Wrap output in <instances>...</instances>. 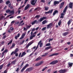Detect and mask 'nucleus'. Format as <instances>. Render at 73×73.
Here are the masks:
<instances>
[{
	"instance_id": "13",
	"label": "nucleus",
	"mask_w": 73,
	"mask_h": 73,
	"mask_svg": "<svg viewBox=\"0 0 73 73\" xmlns=\"http://www.w3.org/2000/svg\"><path fill=\"white\" fill-rule=\"evenodd\" d=\"M17 62V60H14V61H12L11 62V64L12 65H15L16 64V62Z\"/></svg>"
},
{
	"instance_id": "54",
	"label": "nucleus",
	"mask_w": 73,
	"mask_h": 73,
	"mask_svg": "<svg viewBox=\"0 0 73 73\" xmlns=\"http://www.w3.org/2000/svg\"><path fill=\"white\" fill-rule=\"evenodd\" d=\"M41 3H45V0H41Z\"/></svg>"
},
{
	"instance_id": "10",
	"label": "nucleus",
	"mask_w": 73,
	"mask_h": 73,
	"mask_svg": "<svg viewBox=\"0 0 73 73\" xmlns=\"http://www.w3.org/2000/svg\"><path fill=\"white\" fill-rule=\"evenodd\" d=\"M58 53H54L50 55L49 56V57H52V56H57L58 55Z\"/></svg>"
},
{
	"instance_id": "64",
	"label": "nucleus",
	"mask_w": 73,
	"mask_h": 73,
	"mask_svg": "<svg viewBox=\"0 0 73 73\" xmlns=\"http://www.w3.org/2000/svg\"><path fill=\"white\" fill-rule=\"evenodd\" d=\"M73 56V54H70V57H72Z\"/></svg>"
},
{
	"instance_id": "42",
	"label": "nucleus",
	"mask_w": 73,
	"mask_h": 73,
	"mask_svg": "<svg viewBox=\"0 0 73 73\" xmlns=\"http://www.w3.org/2000/svg\"><path fill=\"white\" fill-rule=\"evenodd\" d=\"M46 46H50V43L47 44H46Z\"/></svg>"
},
{
	"instance_id": "29",
	"label": "nucleus",
	"mask_w": 73,
	"mask_h": 73,
	"mask_svg": "<svg viewBox=\"0 0 73 73\" xmlns=\"http://www.w3.org/2000/svg\"><path fill=\"white\" fill-rule=\"evenodd\" d=\"M44 10L45 11H48L49 9V7L47 6H45L44 7Z\"/></svg>"
},
{
	"instance_id": "63",
	"label": "nucleus",
	"mask_w": 73,
	"mask_h": 73,
	"mask_svg": "<svg viewBox=\"0 0 73 73\" xmlns=\"http://www.w3.org/2000/svg\"><path fill=\"white\" fill-rule=\"evenodd\" d=\"M41 42H42L41 40H40V41L38 42V45H39L41 43Z\"/></svg>"
},
{
	"instance_id": "59",
	"label": "nucleus",
	"mask_w": 73,
	"mask_h": 73,
	"mask_svg": "<svg viewBox=\"0 0 73 73\" xmlns=\"http://www.w3.org/2000/svg\"><path fill=\"white\" fill-rule=\"evenodd\" d=\"M10 29L11 30V31H13V28L12 27H11L10 28Z\"/></svg>"
},
{
	"instance_id": "19",
	"label": "nucleus",
	"mask_w": 73,
	"mask_h": 73,
	"mask_svg": "<svg viewBox=\"0 0 73 73\" xmlns=\"http://www.w3.org/2000/svg\"><path fill=\"white\" fill-rule=\"evenodd\" d=\"M48 23V21H46V20H45L43 21L42 23L43 25H44V24H46V23Z\"/></svg>"
},
{
	"instance_id": "30",
	"label": "nucleus",
	"mask_w": 73,
	"mask_h": 73,
	"mask_svg": "<svg viewBox=\"0 0 73 73\" xmlns=\"http://www.w3.org/2000/svg\"><path fill=\"white\" fill-rule=\"evenodd\" d=\"M4 66V64H2L0 66V70H1L2 69V68Z\"/></svg>"
},
{
	"instance_id": "31",
	"label": "nucleus",
	"mask_w": 73,
	"mask_h": 73,
	"mask_svg": "<svg viewBox=\"0 0 73 73\" xmlns=\"http://www.w3.org/2000/svg\"><path fill=\"white\" fill-rule=\"evenodd\" d=\"M41 59V57H38L35 60V61H38V60H40Z\"/></svg>"
},
{
	"instance_id": "24",
	"label": "nucleus",
	"mask_w": 73,
	"mask_h": 73,
	"mask_svg": "<svg viewBox=\"0 0 73 73\" xmlns=\"http://www.w3.org/2000/svg\"><path fill=\"white\" fill-rule=\"evenodd\" d=\"M52 48V47L51 46H50L49 47H47L45 48V50H48V49H50L51 48Z\"/></svg>"
},
{
	"instance_id": "41",
	"label": "nucleus",
	"mask_w": 73,
	"mask_h": 73,
	"mask_svg": "<svg viewBox=\"0 0 73 73\" xmlns=\"http://www.w3.org/2000/svg\"><path fill=\"white\" fill-rule=\"evenodd\" d=\"M24 42H25V40H23L21 42H20V45H21V44H23V43H24Z\"/></svg>"
},
{
	"instance_id": "15",
	"label": "nucleus",
	"mask_w": 73,
	"mask_h": 73,
	"mask_svg": "<svg viewBox=\"0 0 73 73\" xmlns=\"http://www.w3.org/2000/svg\"><path fill=\"white\" fill-rule=\"evenodd\" d=\"M69 7L70 8L72 9L73 8V3L71 2L69 4Z\"/></svg>"
},
{
	"instance_id": "2",
	"label": "nucleus",
	"mask_w": 73,
	"mask_h": 73,
	"mask_svg": "<svg viewBox=\"0 0 73 73\" xmlns=\"http://www.w3.org/2000/svg\"><path fill=\"white\" fill-rule=\"evenodd\" d=\"M58 61L57 60H56L51 62L49 64L50 65H54L55 64H57V63H58Z\"/></svg>"
},
{
	"instance_id": "49",
	"label": "nucleus",
	"mask_w": 73,
	"mask_h": 73,
	"mask_svg": "<svg viewBox=\"0 0 73 73\" xmlns=\"http://www.w3.org/2000/svg\"><path fill=\"white\" fill-rule=\"evenodd\" d=\"M28 1V0H25V1L24 4H25L27 3V2Z\"/></svg>"
},
{
	"instance_id": "3",
	"label": "nucleus",
	"mask_w": 73,
	"mask_h": 73,
	"mask_svg": "<svg viewBox=\"0 0 73 73\" xmlns=\"http://www.w3.org/2000/svg\"><path fill=\"white\" fill-rule=\"evenodd\" d=\"M6 13H12V14H14V11L13 10L11 11L9 9H8L6 11Z\"/></svg>"
},
{
	"instance_id": "40",
	"label": "nucleus",
	"mask_w": 73,
	"mask_h": 73,
	"mask_svg": "<svg viewBox=\"0 0 73 73\" xmlns=\"http://www.w3.org/2000/svg\"><path fill=\"white\" fill-rule=\"evenodd\" d=\"M25 68H24L23 67V68L21 70V72H24V70H25Z\"/></svg>"
},
{
	"instance_id": "6",
	"label": "nucleus",
	"mask_w": 73,
	"mask_h": 73,
	"mask_svg": "<svg viewBox=\"0 0 73 73\" xmlns=\"http://www.w3.org/2000/svg\"><path fill=\"white\" fill-rule=\"evenodd\" d=\"M67 72V70L65 69L61 70L59 71V72L60 73H65V72Z\"/></svg>"
},
{
	"instance_id": "9",
	"label": "nucleus",
	"mask_w": 73,
	"mask_h": 73,
	"mask_svg": "<svg viewBox=\"0 0 73 73\" xmlns=\"http://www.w3.org/2000/svg\"><path fill=\"white\" fill-rule=\"evenodd\" d=\"M25 33H23L21 37L20 38V40H22L25 37Z\"/></svg>"
},
{
	"instance_id": "53",
	"label": "nucleus",
	"mask_w": 73,
	"mask_h": 73,
	"mask_svg": "<svg viewBox=\"0 0 73 73\" xmlns=\"http://www.w3.org/2000/svg\"><path fill=\"white\" fill-rule=\"evenodd\" d=\"M13 53L14 54H16L15 53V52L14 51H13L11 54V55H12Z\"/></svg>"
},
{
	"instance_id": "56",
	"label": "nucleus",
	"mask_w": 73,
	"mask_h": 73,
	"mask_svg": "<svg viewBox=\"0 0 73 73\" xmlns=\"http://www.w3.org/2000/svg\"><path fill=\"white\" fill-rule=\"evenodd\" d=\"M19 70V68H17L16 70V72H18Z\"/></svg>"
},
{
	"instance_id": "17",
	"label": "nucleus",
	"mask_w": 73,
	"mask_h": 73,
	"mask_svg": "<svg viewBox=\"0 0 73 73\" xmlns=\"http://www.w3.org/2000/svg\"><path fill=\"white\" fill-rule=\"evenodd\" d=\"M68 9V5L66 6V7L65 8L64 10L63 11V12L64 13H66V10H67Z\"/></svg>"
},
{
	"instance_id": "26",
	"label": "nucleus",
	"mask_w": 73,
	"mask_h": 73,
	"mask_svg": "<svg viewBox=\"0 0 73 73\" xmlns=\"http://www.w3.org/2000/svg\"><path fill=\"white\" fill-rule=\"evenodd\" d=\"M15 46V43H13L12 44V46L10 47V49H13V47Z\"/></svg>"
},
{
	"instance_id": "50",
	"label": "nucleus",
	"mask_w": 73,
	"mask_h": 73,
	"mask_svg": "<svg viewBox=\"0 0 73 73\" xmlns=\"http://www.w3.org/2000/svg\"><path fill=\"white\" fill-rule=\"evenodd\" d=\"M38 49V47H36V48L35 49V50L34 51V52H36V50H37Z\"/></svg>"
},
{
	"instance_id": "57",
	"label": "nucleus",
	"mask_w": 73,
	"mask_h": 73,
	"mask_svg": "<svg viewBox=\"0 0 73 73\" xmlns=\"http://www.w3.org/2000/svg\"><path fill=\"white\" fill-rule=\"evenodd\" d=\"M15 54V56H16V57H17L18 56V55H19V54H18V53H16Z\"/></svg>"
},
{
	"instance_id": "18",
	"label": "nucleus",
	"mask_w": 73,
	"mask_h": 73,
	"mask_svg": "<svg viewBox=\"0 0 73 73\" xmlns=\"http://www.w3.org/2000/svg\"><path fill=\"white\" fill-rule=\"evenodd\" d=\"M58 13V11L56 10H55L54 12L53 13V16H54L56 13Z\"/></svg>"
},
{
	"instance_id": "38",
	"label": "nucleus",
	"mask_w": 73,
	"mask_h": 73,
	"mask_svg": "<svg viewBox=\"0 0 73 73\" xmlns=\"http://www.w3.org/2000/svg\"><path fill=\"white\" fill-rule=\"evenodd\" d=\"M40 17V15H37L35 17V18H39Z\"/></svg>"
},
{
	"instance_id": "51",
	"label": "nucleus",
	"mask_w": 73,
	"mask_h": 73,
	"mask_svg": "<svg viewBox=\"0 0 73 73\" xmlns=\"http://www.w3.org/2000/svg\"><path fill=\"white\" fill-rule=\"evenodd\" d=\"M26 7L28 8L30 7V5L29 4H28Z\"/></svg>"
},
{
	"instance_id": "16",
	"label": "nucleus",
	"mask_w": 73,
	"mask_h": 73,
	"mask_svg": "<svg viewBox=\"0 0 73 73\" xmlns=\"http://www.w3.org/2000/svg\"><path fill=\"white\" fill-rule=\"evenodd\" d=\"M20 34L19 33L18 34L17 36L16 35L15 37V39H16V40H17V38H19V37H20Z\"/></svg>"
},
{
	"instance_id": "28",
	"label": "nucleus",
	"mask_w": 73,
	"mask_h": 73,
	"mask_svg": "<svg viewBox=\"0 0 73 73\" xmlns=\"http://www.w3.org/2000/svg\"><path fill=\"white\" fill-rule=\"evenodd\" d=\"M13 41V40H11L10 41L9 43H8L7 45H10V44H11Z\"/></svg>"
},
{
	"instance_id": "55",
	"label": "nucleus",
	"mask_w": 73,
	"mask_h": 73,
	"mask_svg": "<svg viewBox=\"0 0 73 73\" xmlns=\"http://www.w3.org/2000/svg\"><path fill=\"white\" fill-rule=\"evenodd\" d=\"M4 43H5V42H4V41H2L1 43V44H2V45H4Z\"/></svg>"
},
{
	"instance_id": "23",
	"label": "nucleus",
	"mask_w": 73,
	"mask_h": 73,
	"mask_svg": "<svg viewBox=\"0 0 73 73\" xmlns=\"http://www.w3.org/2000/svg\"><path fill=\"white\" fill-rule=\"evenodd\" d=\"M72 63L68 62V65L69 66V67H72V65H73Z\"/></svg>"
},
{
	"instance_id": "44",
	"label": "nucleus",
	"mask_w": 73,
	"mask_h": 73,
	"mask_svg": "<svg viewBox=\"0 0 73 73\" xmlns=\"http://www.w3.org/2000/svg\"><path fill=\"white\" fill-rule=\"evenodd\" d=\"M33 42H30L28 44V45H29V46H30V45H31V44H33Z\"/></svg>"
},
{
	"instance_id": "61",
	"label": "nucleus",
	"mask_w": 73,
	"mask_h": 73,
	"mask_svg": "<svg viewBox=\"0 0 73 73\" xmlns=\"http://www.w3.org/2000/svg\"><path fill=\"white\" fill-rule=\"evenodd\" d=\"M35 31V28H33V29L32 30V31L33 32H34Z\"/></svg>"
},
{
	"instance_id": "1",
	"label": "nucleus",
	"mask_w": 73,
	"mask_h": 73,
	"mask_svg": "<svg viewBox=\"0 0 73 73\" xmlns=\"http://www.w3.org/2000/svg\"><path fill=\"white\" fill-rule=\"evenodd\" d=\"M33 69H34V68L33 67H31L27 68L26 70V72H31L32 70H33Z\"/></svg>"
},
{
	"instance_id": "34",
	"label": "nucleus",
	"mask_w": 73,
	"mask_h": 73,
	"mask_svg": "<svg viewBox=\"0 0 73 73\" xmlns=\"http://www.w3.org/2000/svg\"><path fill=\"white\" fill-rule=\"evenodd\" d=\"M28 66H29V64H27L23 67H24L25 69H26L27 67H28Z\"/></svg>"
},
{
	"instance_id": "33",
	"label": "nucleus",
	"mask_w": 73,
	"mask_h": 73,
	"mask_svg": "<svg viewBox=\"0 0 73 73\" xmlns=\"http://www.w3.org/2000/svg\"><path fill=\"white\" fill-rule=\"evenodd\" d=\"M5 52H8V50H7V49H5L4 51L2 53H3V54H4V53H5Z\"/></svg>"
},
{
	"instance_id": "32",
	"label": "nucleus",
	"mask_w": 73,
	"mask_h": 73,
	"mask_svg": "<svg viewBox=\"0 0 73 73\" xmlns=\"http://www.w3.org/2000/svg\"><path fill=\"white\" fill-rule=\"evenodd\" d=\"M61 21L60 20L59 21V22L58 23V26H60L61 25Z\"/></svg>"
},
{
	"instance_id": "47",
	"label": "nucleus",
	"mask_w": 73,
	"mask_h": 73,
	"mask_svg": "<svg viewBox=\"0 0 73 73\" xmlns=\"http://www.w3.org/2000/svg\"><path fill=\"white\" fill-rule=\"evenodd\" d=\"M42 18L43 20H45L47 18H46V17H42Z\"/></svg>"
},
{
	"instance_id": "5",
	"label": "nucleus",
	"mask_w": 73,
	"mask_h": 73,
	"mask_svg": "<svg viewBox=\"0 0 73 73\" xmlns=\"http://www.w3.org/2000/svg\"><path fill=\"white\" fill-rule=\"evenodd\" d=\"M31 36L30 37V40H32L33 39V37H35V35H34V34H33V32H31Z\"/></svg>"
},
{
	"instance_id": "48",
	"label": "nucleus",
	"mask_w": 73,
	"mask_h": 73,
	"mask_svg": "<svg viewBox=\"0 0 73 73\" xmlns=\"http://www.w3.org/2000/svg\"><path fill=\"white\" fill-rule=\"evenodd\" d=\"M31 52V50H28L27 51V53H30Z\"/></svg>"
},
{
	"instance_id": "21",
	"label": "nucleus",
	"mask_w": 73,
	"mask_h": 73,
	"mask_svg": "<svg viewBox=\"0 0 73 73\" xmlns=\"http://www.w3.org/2000/svg\"><path fill=\"white\" fill-rule=\"evenodd\" d=\"M26 54V53H25V52H23L22 53V55L21 56V57H23V56H25Z\"/></svg>"
},
{
	"instance_id": "27",
	"label": "nucleus",
	"mask_w": 73,
	"mask_h": 73,
	"mask_svg": "<svg viewBox=\"0 0 73 73\" xmlns=\"http://www.w3.org/2000/svg\"><path fill=\"white\" fill-rule=\"evenodd\" d=\"M37 22V20H35L34 21L32 22L31 23L32 25H34L35 24H36V23Z\"/></svg>"
},
{
	"instance_id": "4",
	"label": "nucleus",
	"mask_w": 73,
	"mask_h": 73,
	"mask_svg": "<svg viewBox=\"0 0 73 73\" xmlns=\"http://www.w3.org/2000/svg\"><path fill=\"white\" fill-rule=\"evenodd\" d=\"M53 25L52 23H49L48 25H47V29H48V28H52L53 27Z\"/></svg>"
},
{
	"instance_id": "14",
	"label": "nucleus",
	"mask_w": 73,
	"mask_h": 73,
	"mask_svg": "<svg viewBox=\"0 0 73 73\" xmlns=\"http://www.w3.org/2000/svg\"><path fill=\"white\" fill-rule=\"evenodd\" d=\"M68 34H69V32H67L63 33L62 35L63 36H66V35H68Z\"/></svg>"
},
{
	"instance_id": "7",
	"label": "nucleus",
	"mask_w": 73,
	"mask_h": 73,
	"mask_svg": "<svg viewBox=\"0 0 73 73\" xmlns=\"http://www.w3.org/2000/svg\"><path fill=\"white\" fill-rule=\"evenodd\" d=\"M43 63V62L41 61L39 63H37L35 64V66H40V65H41V64H42Z\"/></svg>"
},
{
	"instance_id": "25",
	"label": "nucleus",
	"mask_w": 73,
	"mask_h": 73,
	"mask_svg": "<svg viewBox=\"0 0 73 73\" xmlns=\"http://www.w3.org/2000/svg\"><path fill=\"white\" fill-rule=\"evenodd\" d=\"M19 48H16L14 52V53H17V52H18V51H19Z\"/></svg>"
},
{
	"instance_id": "11",
	"label": "nucleus",
	"mask_w": 73,
	"mask_h": 73,
	"mask_svg": "<svg viewBox=\"0 0 73 73\" xmlns=\"http://www.w3.org/2000/svg\"><path fill=\"white\" fill-rule=\"evenodd\" d=\"M64 4L65 3L64 2L60 3V5L59 6L60 9H61L63 7Z\"/></svg>"
},
{
	"instance_id": "43",
	"label": "nucleus",
	"mask_w": 73,
	"mask_h": 73,
	"mask_svg": "<svg viewBox=\"0 0 73 73\" xmlns=\"http://www.w3.org/2000/svg\"><path fill=\"white\" fill-rule=\"evenodd\" d=\"M46 27H43V28H42V31H44L45 30H46Z\"/></svg>"
},
{
	"instance_id": "35",
	"label": "nucleus",
	"mask_w": 73,
	"mask_h": 73,
	"mask_svg": "<svg viewBox=\"0 0 73 73\" xmlns=\"http://www.w3.org/2000/svg\"><path fill=\"white\" fill-rule=\"evenodd\" d=\"M47 68L48 67H45L43 68L42 70V72H44V70H45V69H47Z\"/></svg>"
},
{
	"instance_id": "12",
	"label": "nucleus",
	"mask_w": 73,
	"mask_h": 73,
	"mask_svg": "<svg viewBox=\"0 0 73 73\" xmlns=\"http://www.w3.org/2000/svg\"><path fill=\"white\" fill-rule=\"evenodd\" d=\"M31 4L32 5H35L36 4L35 0H32L31 2Z\"/></svg>"
},
{
	"instance_id": "8",
	"label": "nucleus",
	"mask_w": 73,
	"mask_h": 73,
	"mask_svg": "<svg viewBox=\"0 0 73 73\" xmlns=\"http://www.w3.org/2000/svg\"><path fill=\"white\" fill-rule=\"evenodd\" d=\"M53 11V9H52L51 10H50L48 12H45V14H47L48 13H52Z\"/></svg>"
},
{
	"instance_id": "45",
	"label": "nucleus",
	"mask_w": 73,
	"mask_h": 73,
	"mask_svg": "<svg viewBox=\"0 0 73 73\" xmlns=\"http://www.w3.org/2000/svg\"><path fill=\"white\" fill-rule=\"evenodd\" d=\"M42 21H43V19L42 18H41L40 19H39V21L40 22H41Z\"/></svg>"
},
{
	"instance_id": "52",
	"label": "nucleus",
	"mask_w": 73,
	"mask_h": 73,
	"mask_svg": "<svg viewBox=\"0 0 73 73\" xmlns=\"http://www.w3.org/2000/svg\"><path fill=\"white\" fill-rule=\"evenodd\" d=\"M27 9H28V8L26 6V7H25V8L24 10L25 11H26V10H27Z\"/></svg>"
},
{
	"instance_id": "36",
	"label": "nucleus",
	"mask_w": 73,
	"mask_h": 73,
	"mask_svg": "<svg viewBox=\"0 0 73 73\" xmlns=\"http://www.w3.org/2000/svg\"><path fill=\"white\" fill-rule=\"evenodd\" d=\"M10 3H11V2H10V1H8L6 2V4H7V5H8V4H9Z\"/></svg>"
},
{
	"instance_id": "22",
	"label": "nucleus",
	"mask_w": 73,
	"mask_h": 73,
	"mask_svg": "<svg viewBox=\"0 0 73 73\" xmlns=\"http://www.w3.org/2000/svg\"><path fill=\"white\" fill-rule=\"evenodd\" d=\"M59 3H60V2H59V1H55L54 2V5L58 4H59Z\"/></svg>"
},
{
	"instance_id": "62",
	"label": "nucleus",
	"mask_w": 73,
	"mask_h": 73,
	"mask_svg": "<svg viewBox=\"0 0 73 73\" xmlns=\"http://www.w3.org/2000/svg\"><path fill=\"white\" fill-rule=\"evenodd\" d=\"M18 14H20V12H21V11L20 10H18Z\"/></svg>"
},
{
	"instance_id": "37",
	"label": "nucleus",
	"mask_w": 73,
	"mask_h": 73,
	"mask_svg": "<svg viewBox=\"0 0 73 73\" xmlns=\"http://www.w3.org/2000/svg\"><path fill=\"white\" fill-rule=\"evenodd\" d=\"M4 17H4L3 16H1V17H0V20H2V19H3V18H4Z\"/></svg>"
},
{
	"instance_id": "60",
	"label": "nucleus",
	"mask_w": 73,
	"mask_h": 73,
	"mask_svg": "<svg viewBox=\"0 0 73 73\" xmlns=\"http://www.w3.org/2000/svg\"><path fill=\"white\" fill-rule=\"evenodd\" d=\"M65 15V14H64V13H61V16H64Z\"/></svg>"
},
{
	"instance_id": "58",
	"label": "nucleus",
	"mask_w": 73,
	"mask_h": 73,
	"mask_svg": "<svg viewBox=\"0 0 73 73\" xmlns=\"http://www.w3.org/2000/svg\"><path fill=\"white\" fill-rule=\"evenodd\" d=\"M6 36L5 35L3 37V39H5V38H6Z\"/></svg>"
},
{
	"instance_id": "20",
	"label": "nucleus",
	"mask_w": 73,
	"mask_h": 73,
	"mask_svg": "<svg viewBox=\"0 0 73 73\" xmlns=\"http://www.w3.org/2000/svg\"><path fill=\"white\" fill-rule=\"evenodd\" d=\"M71 22H72V19H69L67 23L68 25H70V24L71 23Z\"/></svg>"
},
{
	"instance_id": "39",
	"label": "nucleus",
	"mask_w": 73,
	"mask_h": 73,
	"mask_svg": "<svg viewBox=\"0 0 73 73\" xmlns=\"http://www.w3.org/2000/svg\"><path fill=\"white\" fill-rule=\"evenodd\" d=\"M32 26V25H30V26H28L26 28V30H27L28 29H29V28H31V26Z\"/></svg>"
},
{
	"instance_id": "46",
	"label": "nucleus",
	"mask_w": 73,
	"mask_h": 73,
	"mask_svg": "<svg viewBox=\"0 0 73 73\" xmlns=\"http://www.w3.org/2000/svg\"><path fill=\"white\" fill-rule=\"evenodd\" d=\"M42 45H43V44H42V43H40V48H41V47L42 46Z\"/></svg>"
}]
</instances>
